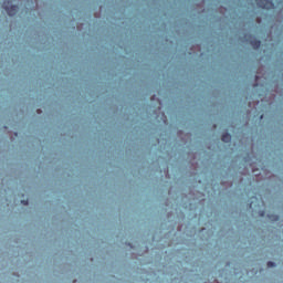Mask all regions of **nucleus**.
Wrapping results in <instances>:
<instances>
[{"mask_svg":"<svg viewBox=\"0 0 283 283\" xmlns=\"http://www.w3.org/2000/svg\"><path fill=\"white\" fill-rule=\"evenodd\" d=\"M11 1H4L3 2V8L6 9L7 13L9 17H14L17 12H19V6L10 4Z\"/></svg>","mask_w":283,"mask_h":283,"instance_id":"1","label":"nucleus"},{"mask_svg":"<svg viewBox=\"0 0 283 283\" xmlns=\"http://www.w3.org/2000/svg\"><path fill=\"white\" fill-rule=\"evenodd\" d=\"M256 6L262 8V10H273L275 8V4L271 0H255Z\"/></svg>","mask_w":283,"mask_h":283,"instance_id":"2","label":"nucleus"},{"mask_svg":"<svg viewBox=\"0 0 283 283\" xmlns=\"http://www.w3.org/2000/svg\"><path fill=\"white\" fill-rule=\"evenodd\" d=\"M250 45H252L254 50H259L260 45H262V42L260 40H252L250 41Z\"/></svg>","mask_w":283,"mask_h":283,"instance_id":"3","label":"nucleus"},{"mask_svg":"<svg viewBox=\"0 0 283 283\" xmlns=\"http://www.w3.org/2000/svg\"><path fill=\"white\" fill-rule=\"evenodd\" d=\"M221 140H222L223 143H231V134L224 133V134L222 135V137H221Z\"/></svg>","mask_w":283,"mask_h":283,"instance_id":"4","label":"nucleus"},{"mask_svg":"<svg viewBox=\"0 0 283 283\" xmlns=\"http://www.w3.org/2000/svg\"><path fill=\"white\" fill-rule=\"evenodd\" d=\"M268 266L269 269H273V266H275V263L273 261H269Z\"/></svg>","mask_w":283,"mask_h":283,"instance_id":"5","label":"nucleus"},{"mask_svg":"<svg viewBox=\"0 0 283 283\" xmlns=\"http://www.w3.org/2000/svg\"><path fill=\"white\" fill-rule=\"evenodd\" d=\"M21 203L22 205H28V200H22Z\"/></svg>","mask_w":283,"mask_h":283,"instance_id":"6","label":"nucleus"}]
</instances>
